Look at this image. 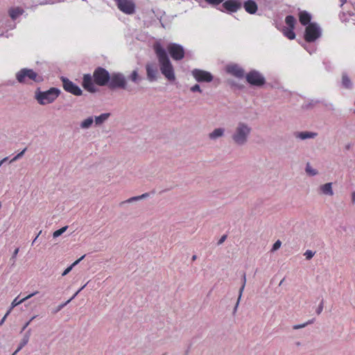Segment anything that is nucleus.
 Segmentation results:
<instances>
[{
  "label": "nucleus",
  "instance_id": "48",
  "mask_svg": "<svg viewBox=\"0 0 355 355\" xmlns=\"http://www.w3.org/2000/svg\"><path fill=\"white\" fill-rule=\"evenodd\" d=\"M241 299H239V297H238V300H237V302H236V304L234 308V312H236V310H237V308L239 306V302H240Z\"/></svg>",
  "mask_w": 355,
  "mask_h": 355
},
{
  "label": "nucleus",
  "instance_id": "19",
  "mask_svg": "<svg viewBox=\"0 0 355 355\" xmlns=\"http://www.w3.org/2000/svg\"><path fill=\"white\" fill-rule=\"evenodd\" d=\"M243 8L247 12L251 15L255 14L258 9L257 4L253 0L245 1L243 3Z\"/></svg>",
  "mask_w": 355,
  "mask_h": 355
},
{
  "label": "nucleus",
  "instance_id": "45",
  "mask_svg": "<svg viewBox=\"0 0 355 355\" xmlns=\"http://www.w3.org/2000/svg\"><path fill=\"white\" fill-rule=\"evenodd\" d=\"M323 304H324V302H323V300H322L316 310L317 314L319 315L322 313V311L323 310Z\"/></svg>",
  "mask_w": 355,
  "mask_h": 355
},
{
  "label": "nucleus",
  "instance_id": "60",
  "mask_svg": "<svg viewBox=\"0 0 355 355\" xmlns=\"http://www.w3.org/2000/svg\"><path fill=\"white\" fill-rule=\"evenodd\" d=\"M162 355H165V354H162Z\"/></svg>",
  "mask_w": 355,
  "mask_h": 355
},
{
  "label": "nucleus",
  "instance_id": "51",
  "mask_svg": "<svg viewBox=\"0 0 355 355\" xmlns=\"http://www.w3.org/2000/svg\"><path fill=\"white\" fill-rule=\"evenodd\" d=\"M42 233V231H40V232L37 234V235L36 236V237L35 238V239L33 240L32 244H33L37 239V238L39 237V236Z\"/></svg>",
  "mask_w": 355,
  "mask_h": 355
},
{
  "label": "nucleus",
  "instance_id": "39",
  "mask_svg": "<svg viewBox=\"0 0 355 355\" xmlns=\"http://www.w3.org/2000/svg\"><path fill=\"white\" fill-rule=\"evenodd\" d=\"M190 90L192 92H199V93H202V89H200V87L199 85L198 84H196L194 85L193 86H192L191 88H190Z\"/></svg>",
  "mask_w": 355,
  "mask_h": 355
},
{
  "label": "nucleus",
  "instance_id": "18",
  "mask_svg": "<svg viewBox=\"0 0 355 355\" xmlns=\"http://www.w3.org/2000/svg\"><path fill=\"white\" fill-rule=\"evenodd\" d=\"M225 129L224 128H217L209 133L208 137L210 140L216 141L225 136Z\"/></svg>",
  "mask_w": 355,
  "mask_h": 355
},
{
  "label": "nucleus",
  "instance_id": "21",
  "mask_svg": "<svg viewBox=\"0 0 355 355\" xmlns=\"http://www.w3.org/2000/svg\"><path fill=\"white\" fill-rule=\"evenodd\" d=\"M332 185L333 184L331 182L320 185L319 187L320 192L323 195L332 196L334 195Z\"/></svg>",
  "mask_w": 355,
  "mask_h": 355
},
{
  "label": "nucleus",
  "instance_id": "12",
  "mask_svg": "<svg viewBox=\"0 0 355 355\" xmlns=\"http://www.w3.org/2000/svg\"><path fill=\"white\" fill-rule=\"evenodd\" d=\"M62 82L64 89L67 92L76 96H80L82 94L81 89L68 78H62Z\"/></svg>",
  "mask_w": 355,
  "mask_h": 355
},
{
  "label": "nucleus",
  "instance_id": "33",
  "mask_svg": "<svg viewBox=\"0 0 355 355\" xmlns=\"http://www.w3.org/2000/svg\"><path fill=\"white\" fill-rule=\"evenodd\" d=\"M129 78L135 83H138L141 80L137 69L132 71L130 76H129Z\"/></svg>",
  "mask_w": 355,
  "mask_h": 355
},
{
  "label": "nucleus",
  "instance_id": "17",
  "mask_svg": "<svg viewBox=\"0 0 355 355\" xmlns=\"http://www.w3.org/2000/svg\"><path fill=\"white\" fill-rule=\"evenodd\" d=\"M110 112L102 113L98 116H93L94 119V127H101L110 118Z\"/></svg>",
  "mask_w": 355,
  "mask_h": 355
},
{
  "label": "nucleus",
  "instance_id": "47",
  "mask_svg": "<svg viewBox=\"0 0 355 355\" xmlns=\"http://www.w3.org/2000/svg\"><path fill=\"white\" fill-rule=\"evenodd\" d=\"M226 238H227V236H226V235H223V236L219 239V241H218V245L222 244V243L225 241Z\"/></svg>",
  "mask_w": 355,
  "mask_h": 355
},
{
  "label": "nucleus",
  "instance_id": "41",
  "mask_svg": "<svg viewBox=\"0 0 355 355\" xmlns=\"http://www.w3.org/2000/svg\"><path fill=\"white\" fill-rule=\"evenodd\" d=\"M311 321H309L307 322H305V323H303V324H295L293 326V329H301V328H304L305 327L307 324H311Z\"/></svg>",
  "mask_w": 355,
  "mask_h": 355
},
{
  "label": "nucleus",
  "instance_id": "44",
  "mask_svg": "<svg viewBox=\"0 0 355 355\" xmlns=\"http://www.w3.org/2000/svg\"><path fill=\"white\" fill-rule=\"evenodd\" d=\"M71 302V300H68L66 302L60 304L58 308L55 310V313L60 311L61 309H62L67 304H69Z\"/></svg>",
  "mask_w": 355,
  "mask_h": 355
},
{
  "label": "nucleus",
  "instance_id": "56",
  "mask_svg": "<svg viewBox=\"0 0 355 355\" xmlns=\"http://www.w3.org/2000/svg\"><path fill=\"white\" fill-rule=\"evenodd\" d=\"M285 278H283L281 282L279 284V286H281L283 284V282L284 281Z\"/></svg>",
  "mask_w": 355,
  "mask_h": 355
},
{
  "label": "nucleus",
  "instance_id": "29",
  "mask_svg": "<svg viewBox=\"0 0 355 355\" xmlns=\"http://www.w3.org/2000/svg\"><path fill=\"white\" fill-rule=\"evenodd\" d=\"M285 22L288 25V28H294L296 23V19L293 16L288 15L286 17Z\"/></svg>",
  "mask_w": 355,
  "mask_h": 355
},
{
  "label": "nucleus",
  "instance_id": "16",
  "mask_svg": "<svg viewBox=\"0 0 355 355\" xmlns=\"http://www.w3.org/2000/svg\"><path fill=\"white\" fill-rule=\"evenodd\" d=\"M92 76L90 74H85L83 80V87L90 92H95L96 88L94 84Z\"/></svg>",
  "mask_w": 355,
  "mask_h": 355
},
{
  "label": "nucleus",
  "instance_id": "13",
  "mask_svg": "<svg viewBox=\"0 0 355 355\" xmlns=\"http://www.w3.org/2000/svg\"><path fill=\"white\" fill-rule=\"evenodd\" d=\"M146 76L150 82H154L157 80L158 69L157 64L153 62H148L146 64Z\"/></svg>",
  "mask_w": 355,
  "mask_h": 355
},
{
  "label": "nucleus",
  "instance_id": "49",
  "mask_svg": "<svg viewBox=\"0 0 355 355\" xmlns=\"http://www.w3.org/2000/svg\"><path fill=\"white\" fill-rule=\"evenodd\" d=\"M352 204H355V191L352 193Z\"/></svg>",
  "mask_w": 355,
  "mask_h": 355
},
{
  "label": "nucleus",
  "instance_id": "50",
  "mask_svg": "<svg viewBox=\"0 0 355 355\" xmlns=\"http://www.w3.org/2000/svg\"><path fill=\"white\" fill-rule=\"evenodd\" d=\"M79 293L80 291H77L74 294H73V296L69 300H71V301L73 300Z\"/></svg>",
  "mask_w": 355,
  "mask_h": 355
},
{
  "label": "nucleus",
  "instance_id": "40",
  "mask_svg": "<svg viewBox=\"0 0 355 355\" xmlns=\"http://www.w3.org/2000/svg\"><path fill=\"white\" fill-rule=\"evenodd\" d=\"M208 3L213 5V6H217L222 3L223 0H205Z\"/></svg>",
  "mask_w": 355,
  "mask_h": 355
},
{
  "label": "nucleus",
  "instance_id": "22",
  "mask_svg": "<svg viewBox=\"0 0 355 355\" xmlns=\"http://www.w3.org/2000/svg\"><path fill=\"white\" fill-rule=\"evenodd\" d=\"M94 125V119L93 116H89L80 121L79 126L81 130H88Z\"/></svg>",
  "mask_w": 355,
  "mask_h": 355
},
{
  "label": "nucleus",
  "instance_id": "8",
  "mask_svg": "<svg viewBox=\"0 0 355 355\" xmlns=\"http://www.w3.org/2000/svg\"><path fill=\"white\" fill-rule=\"evenodd\" d=\"M246 80L252 85L261 87L266 83L264 76L257 70H252L245 76Z\"/></svg>",
  "mask_w": 355,
  "mask_h": 355
},
{
  "label": "nucleus",
  "instance_id": "54",
  "mask_svg": "<svg viewBox=\"0 0 355 355\" xmlns=\"http://www.w3.org/2000/svg\"><path fill=\"white\" fill-rule=\"evenodd\" d=\"M350 148H351V144H347V145H346V146H345V148H346L347 150H349Z\"/></svg>",
  "mask_w": 355,
  "mask_h": 355
},
{
  "label": "nucleus",
  "instance_id": "52",
  "mask_svg": "<svg viewBox=\"0 0 355 355\" xmlns=\"http://www.w3.org/2000/svg\"><path fill=\"white\" fill-rule=\"evenodd\" d=\"M8 157H5L0 161V166L7 160Z\"/></svg>",
  "mask_w": 355,
  "mask_h": 355
},
{
  "label": "nucleus",
  "instance_id": "11",
  "mask_svg": "<svg viewBox=\"0 0 355 355\" xmlns=\"http://www.w3.org/2000/svg\"><path fill=\"white\" fill-rule=\"evenodd\" d=\"M118 8L125 14L131 15L135 11V4L132 0H114Z\"/></svg>",
  "mask_w": 355,
  "mask_h": 355
},
{
  "label": "nucleus",
  "instance_id": "30",
  "mask_svg": "<svg viewBox=\"0 0 355 355\" xmlns=\"http://www.w3.org/2000/svg\"><path fill=\"white\" fill-rule=\"evenodd\" d=\"M148 196V193H143L141 196L130 198L129 199H128V200H125L124 202H123V203H130V202H135V201L144 199V198H146Z\"/></svg>",
  "mask_w": 355,
  "mask_h": 355
},
{
  "label": "nucleus",
  "instance_id": "55",
  "mask_svg": "<svg viewBox=\"0 0 355 355\" xmlns=\"http://www.w3.org/2000/svg\"><path fill=\"white\" fill-rule=\"evenodd\" d=\"M196 259H197V256L196 254L192 256V258H191L192 261H195V260H196Z\"/></svg>",
  "mask_w": 355,
  "mask_h": 355
},
{
  "label": "nucleus",
  "instance_id": "58",
  "mask_svg": "<svg viewBox=\"0 0 355 355\" xmlns=\"http://www.w3.org/2000/svg\"><path fill=\"white\" fill-rule=\"evenodd\" d=\"M341 1L343 2V3H344L346 2V0H341Z\"/></svg>",
  "mask_w": 355,
  "mask_h": 355
},
{
  "label": "nucleus",
  "instance_id": "34",
  "mask_svg": "<svg viewBox=\"0 0 355 355\" xmlns=\"http://www.w3.org/2000/svg\"><path fill=\"white\" fill-rule=\"evenodd\" d=\"M67 229V226H64L56 231H55L53 234V236L54 238L60 236L61 234H62Z\"/></svg>",
  "mask_w": 355,
  "mask_h": 355
},
{
  "label": "nucleus",
  "instance_id": "20",
  "mask_svg": "<svg viewBox=\"0 0 355 355\" xmlns=\"http://www.w3.org/2000/svg\"><path fill=\"white\" fill-rule=\"evenodd\" d=\"M299 20L302 25L308 26L311 24V15L306 10H302L299 12Z\"/></svg>",
  "mask_w": 355,
  "mask_h": 355
},
{
  "label": "nucleus",
  "instance_id": "23",
  "mask_svg": "<svg viewBox=\"0 0 355 355\" xmlns=\"http://www.w3.org/2000/svg\"><path fill=\"white\" fill-rule=\"evenodd\" d=\"M37 293H38V291H35L34 293H32L29 294L28 295L26 296L25 297H24V298L21 299V300H19V296L15 297L13 300V301L12 302L10 309H11V310H12L15 306H17L19 305L20 304L26 302L27 300L30 299L31 297H32L33 296L35 295Z\"/></svg>",
  "mask_w": 355,
  "mask_h": 355
},
{
  "label": "nucleus",
  "instance_id": "57",
  "mask_svg": "<svg viewBox=\"0 0 355 355\" xmlns=\"http://www.w3.org/2000/svg\"><path fill=\"white\" fill-rule=\"evenodd\" d=\"M19 352H17V349L15 351V352L12 354V355H16Z\"/></svg>",
  "mask_w": 355,
  "mask_h": 355
},
{
  "label": "nucleus",
  "instance_id": "46",
  "mask_svg": "<svg viewBox=\"0 0 355 355\" xmlns=\"http://www.w3.org/2000/svg\"><path fill=\"white\" fill-rule=\"evenodd\" d=\"M10 312H11V309H8V311H7V313L5 314V315H4V316L3 317V318L1 320V321H0V325H2V324L4 323V322H5L6 319V318H7V317H8V315L10 313Z\"/></svg>",
  "mask_w": 355,
  "mask_h": 355
},
{
  "label": "nucleus",
  "instance_id": "5",
  "mask_svg": "<svg viewBox=\"0 0 355 355\" xmlns=\"http://www.w3.org/2000/svg\"><path fill=\"white\" fill-rule=\"evenodd\" d=\"M322 35V30L316 23L309 24L305 29L304 39L308 42H313Z\"/></svg>",
  "mask_w": 355,
  "mask_h": 355
},
{
  "label": "nucleus",
  "instance_id": "24",
  "mask_svg": "<svg viewBox=\"0 0 355 355\" xmlns=\"http://www.w3.org/2000/svg\"><path fill=\"white\" fill-rule=\"evenodd\" d=\"M31 336V329L27 331V332L24 335L23 338L21 339L17 349V352H19L29 341V338Z\"/></svg>",
  "mask_w": 355,
  "mask_h": 355
},
{
  "label": "nucleus",
  "instance_id": "36",
  "mask_svg": "<svg viewBox=\"0 0 355 355\" xmlns=\"http://www.w3.org/2000/svg\"><path fill=\"white\" fill-rule=\"evenodd\" d=\"M245 283H246V276H245V274L244 273L243 275V284L239 289V299L241 298L243 290L245 288Z\"/></svg>",
  "mask_w": 355,
  "mask_h": 355
},
{
  "label": "nucleus",
  "instance_id": "9",
  "mask_svg": "<svg viewBox=\"0 0 355 355\" xmlns=\"http://www.w3.org/2000/svg\"><path fill=\"white\" fill-rule=\"evenodd\" d=\"M167 51L174 60H180L184 57V49L182 46L176 43H170Z\"/></svg>",
  "mask_w": 355,
  "mask_h": 355
},
{
  "label": "nucleus",
  "instance_id": "27",
  "mask_svg": "<svg viewBox=\"0 0 355 355\" xmlns=\"http://www.w3.org/2000/svg\"><path fill=\"white\" fill-rule=\"evenodd\" d=\"M342 84L347 89H350L352 87V83L351 80L345 73L343 74Z\"/></svg>",
  "mask_w": 355,
  "mask_h": 355
},
{
  "label": "nucleus",
  "instance_id": "42",
  "mask_svg": "<svg viewBox=\"0 0 355 355\" xmlns=\"http://www.w3.org/2000/svg\"><path fill=\"white\" fill-rule=\"evenodd\" d=\"M282 245V242L279 240H277L272 246V251H276Z\"/></svg>",
  "mask_w": 355,
  "mask_h": 355
},
{
  "label": "nucleus",
  "instance_id": "1",
  "mask_svg": "<svg viewBox=\"0 0 355 355\" xmlns=\"http://www.w3.org/2000/svg\"><path fill=\"white\" fill-rule=\"evenodd\" d=\"M252 127L250 123L239 121L232 127L230 131V139L232 144L236 146H245L250 138Z\"/></svg>",
  "mask_w": 355,
  "mask_h": 355
},
{
  "label": "nucleus",
  "instance_id": "25",
  "mask_svg": "<svg viewBox=\"0 0 355 355\" xmlns=\"http://www.w3.org/2000/svg\"><path fill=\"white\" fill-rule=\"evenodd\" d=\"M8 13L12 19L15 20L22 15L23 10L19 8H12L9 10Z\"/></svg>",
  "mask_w": 355,
  "mask_h": 355
},
{
  "label": "nucleus",
  "instance_id": "15",
  "mask_svg": "<svg viewBox=\"0 0 355 355\" xmlns=\"http://www.w3.org/2000/svg\"><path fill=\"white\" fill-rule=\"evenodd\" d=\"M223 8L231 12H235L241 8V3L236 0H227L223 3Z\"/></svg>",
  "mask_w": 355,
  "mask_h": 355
},
{
  "label": "nucleus",
  "instance_id": "2",
  "mask_svg": "<svg viewBox=\"0 0 355 355\" xmlns=\"http://www.w3.org/2000/svg\"><path fill=\"white\" fill-rule=\"evenodd\" d=\"M153 49L157 55L162 73L168 81H174L175 80L174 68L166 50L159 42H156L153 45Z\"/></svg>",
  "mask_w": 355,
  "mask_h": 355
},
{
  "label": "nucleus",
  "instance_id": "7",
  "mask_svg": "<svg viewBox=\"0 0 355 355\" xmlns=\"http://www.w3.org/2000/svg\"><path fill=\"white\" fill-rule=\"evenodd\" d=\"M93 78L94 83L99 86L108 85L110 80L109 72L102 67L96 68L93 73Z\"/></svg>",
  "mask_w": 355,
  "mask_h": 355
},
{
  "label": "nucleus",
  "instance_id": "6",
  "mask_svg": "<svg viewBox=\"0 0 355 355\" xmlns=\"http://www.w3.org/2000/svg\"><path fill=\"white\" fill-rule=\"evenodd\" d=\"M127 81L125 76L121 73H112L110 75L108 83L109 88L114 89L117 88L125 89Z\"/></svg>",
  "mask_w": 355,
  "mask_h": 355
},
{
  "label": "nucleus",
  "instance_id": "32",
  "mask_svg": "<svg viewBox=\"0 0 355 355\" xmlns=\"http://www.w3.org/2000/svg\"><path fill=\"white\" fill-rule=\"evenodd\" d=\"M305 171L308 175L311 176H315L318 173V171L316 169L313 168L309 163L306 164Z\"/></svg>",
  "mask_w": 355,
  "mask_h": 355
},
{
  "label": "nucleus",
  "instance_id": "53",
  "mask_svg": "<svg viewBox=\"0 0 355 355\" xmlns=\"http://www.w3.org/2000/svg\"><path fill=\"white\" fill-rule=\"evenodd\" d=\"M88 282L87 284H85V285H83L82 287H80V289L78 291H80V292L87 285Z\"/></svg>",
  "mask_w": 355,
  "mask_h": 355
},
{
  "label": "nucleus",
  "instance_id": "31",
  "mask_svg": "<svg viewBox=\"0 0 355 355\" xmlns=\"http://www.w3.org/2000/svg\"><path fill=\"white\" fill-rule=\"evenodd\" d=\"M294 28H286L283 31L284 35L290 40H293L295 37V34L293 32Z\"/></svg>",
  "mask_w": 355,
  "mask_h": 355
},
{
  "label": "nucleus",
  "instance_id": "26",
  "mask_svg": "<svg viewBox=\"0 0 355 355\" xmlns=\"http://www.w3.org/2000/svg\"><path fill=\"white\" fill-rule=\"evenodd\" d=\"M317 136V133L311 132H301L297 135V137L300 139H312Z\"/></svg>",
  "mask_w": 355,
  "mask_h": 355
},
{
  "label": "nucleus",
  "instance_id": "4",
  "mask_svg": "<svg viewBox=\"0 0 355 355\" xmlns=\"http://www.w3.org/2000/svg\"><path fill=\"white\" fill-rule=\"evenodd\" d=\"M16 79L20 83H26L28 80L35 83H40L43 78L35 72L33 69L24 68L16 73Z\"/></svg>",
  "mask_w": 355,
  "mask_h": 355
},
{
  "label": "nucleus",
  "instance_id": "14",
  "mask_svg": "<svg viewBox=\"0 0 355 355\" xmlns=\"http://www.w3.org/2000/svg\"><path fill=\"white\" fill-rule=\"evenodd\" d=\"M226 71L227 73L239 78H241L244 76V70L238 64H233L227 65Z\"/></svg>",
  "mask_w": 355,
  "mask_h": 355
},
{
  "label": "nucleus",
  "instance_id": "37",
  "mask_svg": "<svg viewBox=\"0 0 355 355\" xmlns=\"http://www.w3.org/2000/svg\"><path fill=\"white\" fill-rule=\"evenodd\" d=\"M19 251V249L17 248L14 250V252L12 253V255L10 259V261L12 262V266H15V264L16 257H17V255Z\"/></svg>",
  "mask_w": 355,
  "mask_h": 355
},
{
  "label": "nucleus",
  "instance_id": "3",
  "mask_svg": "<svg viewBox=\"0 0 355 355\" xmlns=\"http://www.w3.org/2000/svg\"><path fill=\"white\" fill-rule=\"evenodd\" d=\"M60 91L51 87L47 91L42 92L37 89L35 92V98L41 105H46L52 103L59 96Z\"/></svg>",
  "mask_w": 355,
  "mask_h": 355
},
{
  "label": "nucleus",
  "instance_id": "59",
  "mask_svg": "<svg viewBox=\"0 0 355 355\" xmlns=\"http://www.w3.org/2000/svg\"><path fill=\"white\" fill-rule=\"evenodd\" d=\"M1 207V203L0 202V208Z\"/></svg>",
  "mask_w": 355,
  "mask_h": 355
},
{
  "label": "nucleus",
  "instance_id": "35",
  "mask_svg": "<svg viewBox=\"0 0 355 355\" xmlns=\"http://www.w3.org/2000/svg\"><path fill=\"white\" fill-rule=\"evenodd\" d=\"M315 254V252H313V251H312L311 250H307L304 253V255L305 256V257H306V259L307 260H310V259H311L313 257Z\"/></svg>",
  "mask_w": 355,
  "mask_h": 355
},
{
  "label": "nucleus",
  "instance_id": "28",
  "mask_svg": "<svg viewBox=\"0 0 355 355\" xmlns=\"http://www.w3.org/2000/svg\"><path fill=\"white\" fill-rule=\"evenodd\" d=\"M85 257V254L83 255L80 259L74 261L71 266H69L68 268H67L64 272H62V275L65 276L67 275L72 269L73 268L76 266L80 261H82Z\"/></svg>",
  "mask_w": 355,
  "mask_h": 355
},
{
  "label": "nucleus",
  "instance_id": "10",
  "mask_svg": "<svg viewBox=\"0 0 355 355\" xmlns=\"http://www.w3.org/2000/svg\"><path fill=\"white\" fill-rule=\"evenodd\" d=\"M191 75L198 83H210L213 80L211 73L202 69H194L191 71Z\"/></svg>",
  "mask_w": 355,
  "mask_h": 355
},
{
  "label": "nucleus",
  "instance_id": "43",
  "mask_svg": "<svg viewBox=\"0 0 355 355\" xmlns=\"http://www.w3.org/2000/svg\"><path fill=\"white\" fill-rule=\"evenodd\" d=\"M37 317V315H34L27 322L25 323V324L23 326V327L21 328V332L24 331L26 328L30 324V323L34 320Z\"/></svg>",
  "mask_w": 355,
  "mask_h": 355
},
{
  "label": "nucleus",
  "instance_id": "38",
  "mask_svg": "<svg viewBox=\"0 0 355 355\" xmlns=\"http://www.w3.org/2000/svg\"><path fill=\"white\" fill-rule=\"evenodd\" d=\"M26 150V148H24L22 151H21L20 153H19L17 155H15L11 160H10V162H14L15 161H17V159H20L23 155L25 153Z\"/></svg>",
  "mask_w": 355,
  "mask_h": 355
}]
</instances>
